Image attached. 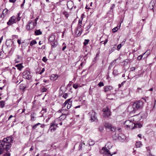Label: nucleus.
Segmentation results:
<instances>
[{"instance_id":"obj_62","label":"nucleus","mask_w":156,"mask_h":156,"mask_svg":"<svg viewBox=\"0 0 156 156\" xmlns=\"http://www.w3.org/2000/svg\"><path fill=\"white\" fill-rule=\"evenodd\" d=\"M115 6V4H113L112 5V6L110 8V9L112 10V9H113Z\"/></svg>"},{"instance_id":"obj_16","label":"nucleus","mask_w":156,"mask_h":156,"mask_svg":"<svg viewBox=\"0 0 156 156\" xmlns=\"http://www.w3.org/2000/svg\"><path fill=\"white\" fill-rule=\"evenodd\" d=\"M112 126V125L107 122H105L104 123V126L106 129H110Z\"/></svg>"},{"instance_id":"obj_7","label":"nucleus","mask_w":156,"mask_h":156,"mask_svg":"<svg viewBox=\"0 0 156 156\" xmlns=\"http://www.w3.org/2000/svg\"><path fill=\"white\" fill-rule=\"evenodd\" d=\"M96 114V113L93 110L91 111L89 113V115L90 116V120L94 122L98 120Z\"/></svg>"},{"instance_id":"obj_49","label":"nucleus","mask_w":156,"mask_h":156,"mask_svg":"<svg viewBox=\"0 0 156 156\" xmlns=\"http://www.w3.org/2000/svg\"><path fill=\"white\" fill-rule=\"evenodd\" d=\"M111 131L114 132L115 130V128L113 127L112 126H111V128L110 129Z\"/></svg>"},{"instance_id":"obj_64","label":"nucleus","mask_w":156,"mask_h":156,"mask_svg":"<svg viewBox=\"0 0 156 156\" xmlns=\"http://www.w3.org/2000/svg\"><path fill=\"white\" fill-rule=\"evenodd\" d=\"M66 48V45H64L63 47V48H62V51H64Z\"/></svg>"},{"instance_id":"obj_38","label":"nucleus","mask_w":156,"mask_h":156,"mask_svg":"<svg viewBox=\"0 0 156 156\" xmlns=\"http://www.w3.org/2000/svg\"><path fill=\"white\" fill-rule=\"evenodd\" d=\"M40 124H41L39 123L36 124L35 125H34V126H32V129H36V128L37 126L38 125H40Z\"/></svg>"},{"instance_id":"obj_59","label":"nucleus","mask_w":156,"mask_h":156,"mask_svg":"<svg viewBox=\"0 0 156 156\" xmlns=\"http://www.w3.org/2000/svg\"><path fill=\"white\" fill-rule=\"evenodd\" d=\"M91 27V26H90V25H88V26H87L86 28V31H88L90 29V28Z\"/></svg>"},{"instance_id":"obj_47","label":"nucleus","mask_w":156,"mask_h":156,"mask_svg":"<svg viewBox=\"0 0 156 156\" xmlns=\"http://www.w3.org/2000/svg\"><path fill=\"white\" fill-rule=\"evenodd\" d=\"M47 59L45 56L42 59V60L44 62H46L47 61Z\"/></svg>"},{"instance_id":"obj_52","label":"nucleus","mask_w":156,"mask_h":156,"mask_svg":"<svg viewBox=\"0 0 156 156\" xmlns=\"http://www.w3.org/2000/svg\"><path fill=\"white\" fill-rule=\"evenodd\" d=\"M67 101H65V102L62 105V108H64L66 106L68 103L66 102Z\"/></svg>"},{"instance_id":"obj_2","label":"nucleus","mask_w":156,"mask_h":156,"mask_svg":"<svg viewBox=\"0 0 156 156\" xmlns=\"http://www.w3.org/2000/svg\"><path fill=\"white\" fill-rule=\"evenodd\" d=\"M144 102L141 101L135 102L133 105V109L136 110L141 109L143 106Z\"/></svg>"},{"instance_id":"obj_63","label":"nucleus","mask_w":156,"mask_h":156,"mask_svg":"<svg viewBox=\"0 0 156 156\" xmlns=\"http://www.w3.org/2000/svg\"><path fill=\"white\" fill-rule=\"evenodd\" d=\"M16 0H9V2H10L14 3Z\"/></svg>"},{"instance_id":"obj_42","label":"nucleus","mask_w":156,"mask_h":156,"mask_svg":"<svg viewBox=\"0 0 156 156\" xmlns=\"http://www.w3.org/2000/svg\"><path fill=\"white\" fill-rule=\"evenodd\" d=\"M72 106V103L71 102H69L68 104L67 105V108L68 109H69Z\"/></svg>"},{"instance_id":"obj_58","label":"nucleus","mask_w":156,"mask_h":156,"mask_svg":"<svg viewBox=\"0 0 156 156\" xmlns=\"http://www.w3.org/2000/svg\"><path fill=\"white\" fill-rule=\"evenodd\" d=\"M117 59H115L114 60L113 62H111L110 63V65H112L113 63H115V61Z\"/></svg>"},{"instance_id":"obj_54","label":"nucleus","mask_w":156,"mask_h":156,"mask_svg":"<svg viewBox=\"0 0 156 156\" xmlns=\"http://www.w3.org/2000/svg\"><path fill=\"white\" fill-rule=\"evenodd\" d=\"M45 71V69L44 68L42 69L41 72L39 73V74H42Z\"/></svg>"},{"instance_id":"obj_22","label":"nucleus","mask_w":156,"mask_h":156,"mask_svg":"<svg viewBox=\"0 0 156 156\" xmlns=\"http://www.w3.org/2000/svg\"><path fill=\"white\" fill-rule=\"evenodd\" d=\"M118 138L119 140L121 139L124 140L125 138V137L122 134L120 133L119 135Z\"/></svg>"},{"instance_id":"obj_13","label":"nucleus","mask_w":156,"mask_h":156,"mask_svg":"<svg viewBox=\"0 0 156 156\" xmlns=\"http://www.w3.org/2000/svg\"><path fill=\"white\" fill-rule=\"evenodd\" d=\"M55 36L53 34H52L50 35L48 39V42H50L55 41Z\"/></svg>"},{"instance_id":"obj_3","label":"nucleus","mask_w":156,"mask_h":156,"mask_svg":"<svg viewBox=\"0 0 156 156\" xmlns=\"http://www.w3.org/2000/svg\"><path fill=\"white\" fill-rule=\"evenodd\" d=\"M112 147V146H111L110 147H103L102 148L101 151H103L105 154L107 156H112L113 154H115L116 153V152H114L112 154L109 151L110 148Z\"/></svg>"},{"instance_id":"obj_6","label":"nucleus","mask_w":156,"mask_h":156,"mask_svg":"<svg viewBox=\"0 0 156 156\" xmlns=\"http://www.w3.org/2000/svg\"><path fill=\"white\" fill-rule=\"evenodd\" d=\"M57 122L55 120L51 123L49 129L51 132L55 131L57 127H58V124L56 123Z\"/></svg>"},{"instance_id":"obj_48","label":"nucleus","mask_w":156,"mask_h":156,"mask_svg":"<svg viewBox=\"0 0 156 156\" xmlns=\"http://www.w3.org/2000/svg\"><path fill=\"white\" fill-rule=\"evenodd\" d=\"M78 86L77 84H74L73 85V87L75 89H76L78 88Z\"/></svg>"},{"instance_id":"obj_29","label":"nucleus","mask_w":156,"mask_h":156,"mask_svg":"<svg viewBox=\"0 0 156 156\" xmlns=\"http://www.w3.org/2000/svg\"><path fill=\"white\" fill-rule=\"evenodd\" d=\"M146 148L148 153V154H151V152L150 147L148 146L147 147H146Z\"/></svg>"},{"instance_id":"obj_44","label":"nucleus","mask_w":156,"mask_h":156,"mask_svg":"<svg viewBox=\"0 0 156 156\" xmlns=\"http://www.w3.org/2000/svg\"><path fill=\"white\" fill-rule=\"evenodd\" d=\"M111 145V143L110 142H108L105 145V147H110Z\"/></svg>"},{"instance_id":"obj_50","label":"nucleus","mask_w":156,"mask_h":156,"mask_svg":"<svg viewBox=\"0 0 156 156\" xmlns=\"http://www.w3.org/2000/svg\"><path fill=\"white\" fill-rule=\"evenodd\" d=\"M38 19V17H37L34 20H33V21H34V23H36V25H37V21Z\"/></svg>"},{"instance_id":"obj_43","label":"nucleus","mask_w":156,"mask_h":156,"mask_svg":"<svg viewBox=\"0 0 156 156\" xmlns=\"http://www.w3.org/2000/svg\"><path fill=\"white\" fill-rule=\"evenodd\" d=\"M47 90V89L46 88L43 87L41 89V92H46Z\"/></svg>"},{"instance_id":"obj_14","label":"nucleus","mask_w":156,"mask_h":156,"mask_svg":"<svg viewBox=\"0 0 156 156\" xmlns=\"http://www.w3.org/2000/svg\"><path fill=\"white\" fill-rule=\"evenodd\" d=\"M73 5V2L72 1L68 2L67 4V6L68 9H75L76 8V6H72V7H69V5H71L72 6Z\"/></svg>"},{"instance_id":"obj_61","label":"nucleus","mask_w":156,"mask_h":156,"mask_svg":"<svg viewBox=\"0 0 156 156\" xmlns=\"http://www.w3.org/2000/svg\"><path fill=\"white\" fill-rule=\"evenodd\" d=\"M71 98H69V99H67V100H66V101H67L66 102L68 104V103L69 102H70V101L71 100Z\"/></svg>"},{"instance_id":"obj_27","label":"nucleus","mask_w":156,"mask_h":156,"mask_svg":"<svg viewBox=\"0 0 156 156\" xmlns=\"http://www.w3.org/2000/svg\"><path fill=\"white\" fill-rule=\"evenodd\" d=\"M20 55H18L17 58L15 59V62L16 63H18L20 62L21 59H20Z\"/></svg>"},{"instance_id":"obj_51","label":"nucleus","mask_w":156,"mask_h":156,"mask_svg":"<svg viewBox=\"0 0 156 156\" xmlns=\"http://www.w3.org/2000/svg\"><path fill=\"white\" fill-rule=\"evenodd\" d=\"M82 20H79L78 21V25H82Z\"/></svg>"},{"instance_id":"obj_5","label":"nucleus","mask_w":156,"mask_h":156,"mask_svg":"<svg viewBox=\"0 0 156 156\" xmlns=\"http://www.w3.org/2000/svg\"><path fill=\"white\" fill-rule=\"evenodd\" d=\"M36 25L34 23V21L30 20L28 22L26 26V29L27 30L33 29Z\"/></svg>"},{"instance_id":"obj_23","label":"nucleus","mask_w":156,"mask_h":156,"mask_svg":"<svg viewBox=\"0 0 156 156\" xmlns=\"http://www.w3.org/2000/svg\"><path fill=\"white\" fill-rule=\"evenodd\" d=\"M82 30V25H78L76 30L75 33L76 34L78 33V30Z\"/></svg>"},{"instance_id":"obj_46","label":"nucleus","mask_w":156,"mask_h":156,"mask_svg":"<svg viewBox=\"0 0 156 156\" xmlns=\"http://www.w3.org/2000/svg\"><path fill=\"white\" fill-rule=\"evenodd\" d=\"M16 20H17L16 21H19L20 20V13H18V14L17 17H16Z\"/></svg>"},{"instance_id":"obj_45","label":"nucleus","mask_w":156,"mask_h":156,"mask_svg":"<svg viewBox=\"0 0 156 156\" xmlns=\"http://www.w3.org/2000/svg\"><path fill=\"white\" fill-rule=\"evenodd\" d=\"M68 94H67V93H65L64 94L63 96H62V97H63V98H65V99H66V98H67V97H68Z\"/></svg>"},{"instance_id":"obj_39","label":"nucleus","mask_w":156,"mask_h":156,"mask_svg":"<svg viewBox=\"0 0 156 156\" xmlns=\"http://www.w3.org/2000/svg\"><path fill=\"white\" fill-rule=\"evenodd\" d=\"M144 54H145V53H144L142 55H140L137 58V59H138V60H141V59L142 58Z\"/></svg>"},{"instance_id":"obj_10","label":"nucleus","mask_w":156,"mask_h":156,"mask_svg":"<svg viewBox=\"0 0 156 156\" xmlns=\"http://www.w3.org/2000/svg\"><path fill=\"white\" fill-rule=\"evenodd\" d=\"M124 125L127 128H131L133 129V122L130 121L129 120H126L124 123Z\"/></svg>"},{"instance_id":"obj_18","label":"nucleus","mask_w":156,"mask_h":156,"mask_svg":"<svg viewBox=\"0 0 156 156\" xmlns=\"http://www.w3.org/2000/svg\"><path fill=\"white\" fill-rule=\"evenodd\" d=\"M134 126L133 127V129L135 128H141L142 126V125L140 123H138L136 124H133Z\"/></svg>"},{"instance_id":"obj_26","label":"nucleus","mask_w":156,"mask_h":156,"mask_svg":"<svg viewBox=\"0 0 156 156\" xmlns=\"http://www.w3.org/2000/svg\"><path fill=\"white\" fill-rule=\"evenodd\" d=\"M46 112H47V109L46 108H42V109L41 112V114H42V115L40 117H41L43 116V114L44 113Z\"/></svg>"},{"instance_id":"obj_60","label":"nucleus","mask_w":156,"mask_h":156,"mask_svg":"<svg viewBox=\"0 0 156 156\" xmlns=\"http://www.w3.org/2000/svg\"><path fill=\"white\" fill-rule=\"evenodd\" d=\"M97 57H95V58L93 60V62L94 63H95V62L97 60Z\"/></svg>"},{"instance_id":"obj_20","label":"nucleus","mask_w":156,"mask_h":156,"mask_svg":"<svg viewBox=\"0 0 156 156\" xmlns=\"http://www.w3.org/2000/svg\"><path fill=\"white\" fill-rule=\"evenodd\" d=\"M16 66L17 67L18 69L21 70L22 69L23 67L22 66V64L20 63L18 65H16Z\"/></svg>"},{"instance_id":"obj_53","label":"nucleus","mask_w":156,"mask_h":156,"mask_svg":"<svg viewBox=\"0 0 156 156\" xmlns=\"http://www.w3.org/2000/svg\"><path fill=\"white\" fill-rule=\"evenodd\" d=\"M125 81H124L123 82H122L121 83L119 84L118 85L119 88H120L121 87L122 85H123V83H124Z\"/></svg>"},{"instance_id":"obj_24","label":"nucleus","mask_w":156,"mask_h":156,"mask_svg":"<svg viewBox=\"0 0 156 156\" xmlns=\"http://www.w3.org/2000/svg\"><path fill=\"white\" fill-rule=\"evenodd\" d=\"M136 147H140L142 146L141 142L140 141L137 142L136 143Z\"/></svg>"},{"instance_id":"obj_56","label":"nucleus","mask_w":156,"mask_h":156,"mask_svg":"<svg viewBox=\"0 0 156 156\" xmlns=\"http://www.w3.org/2000/svg\"><path fill=\"white\" fill-rule=\"evenodd\" d=\"M130 69L131 71H134L135 70L136 68L135 67H131Z\"/></svg>"},{"instance_id":"obj_9","label":"nucleus","mask_w":156,"mask_h":156,"mask_svg":"<svg viewBox=\"0 0 156 156\" xmlns=\"http://www.w3.org/2000/svg\"><path fill=\"white\" fill-rule=\"evenodd\" d=\"M23 77L24 78L30 80L31 78L30 72L28 70H26L23 72Z\"/></svg>"},{"instance_id":"obj_32","label":"nucleus","mask_w":156,"mask_h":156,"mask_svg":"<svg viewBox=\"0 0 156 156\" xmlns=\"http://www.w3.org/2000/svg\"><path fill=\"white\" fill-rule=\"evenodd\" d=\"M37 43L36 41L35 40H33L30 42V45L32 46L33 45L36 44Z\"/></svg>"},{"instance_id":"obj_40","label":"nucleus","mask_w":156,"mask_h":156,"mask_svg":"<svg viewBox=\"0 0 156 156\" xmlns=\"http://www.w3.org/2000/svg\"><path fill=\"white\" fill-rule=\"evenodd\" d=\"M98 85L99 87H101L104 86V84L103 82H100L98 83Z\"/></svg>"},{"instance_id":"obj_11","label":"nucleus","mask_w":156,"mask_h":156,"mask_svg":"<svg viewBox=\"0 0 156 156\" xmlns=\"http://www.w3.org/2000/svg\"><path fill=\"white\" fill-rule=\"evenodd\" d=\"M66 114H62L59 117L57 118L55 120L57 122L59 120H63L66 118Z\"/></svg>"},{"instance_id":"obj_31","label":"nucleus","mask_w":156,"mask_h":156,"mask_svg":"<svg viewBox=\"0 0 156 156\" xmlns=\"http://www.w3.org/2000/svg\"><path fill=\"white\" fill-rule=\"evenodd\" d=\"M83 32V30H78V33L76 34L77 37L80 36Z\"/></svg>"},{"instance_id":"obj_8","label":"nucleus","mask_w":156,"mask_h":156,"mask_svg":"<svg viewBox=\"0 0 156 156\" xmlns=\"http://www.w3.org/2000/svg\"><path fill=\"white\" fill-rule=\"evenodd\" d=\"M16 17L13 16L11 17L9 21L7 22V24L9 25H11L16 22Z\"/></svg>"},{"instance_id":"obj_19","label":"nucleus","mask_w":156,"mask_h":156,"mask_svg":"<svg viewBox=\"0 0 156 156\" xmlns=\"http://www.w3.org/2000/svg\"><path fill=\"white\" fill-rule=\"evenodd\" d=\"M34 32L35 35H41L42 34V33L40 30H36Z\"/></svg>"},{"instance_id":"obj_12","label":"nucleus","mask_w":156,"mask_h":156,"mask_svg":"<svg viewBox=\"0 0 156 156\" xmlns=\"http://www.w3.org/2000/svg\"><path fill=\"white\" fill-rule=\"evenodd\" d=\"M155 1L154 0H152L150 4L148 6V8L149 9H151L153 10L154 12V10L153 9L154 6L155 5Z\"/></svg>"},{"instance_id":"obj_36","label":"nucleus","mask_w":156,"mask_h":156,"mask_svg":"<svg viewBox=\"0 0 156 156\" xmlns=\"http://www.w3.org/2000/svg\"><path fill=\"white\" fill-rule=\"evenodd\" d=\"M89 41V39L85 40L84 41V42L83 43V44L84 45H87Z\"/></svg>"},{"instance_id":"obj_4","label":"nucleus","mask_w":156,"mask_h":156,"mask_svg":"<svg viewBox=\"0 0 156 156\" xmlns=\"http://www.w3.org/2000/svg\"><path fill=\"white\" fill-rule=\"evenodd\" d=\"M103 112V117H108L111 115V112L108 107L104 108L102 110Z\"/></svg>"},{"instance_id":"obj_21","label":"nucleus","mask_w":156,"mask_h":156,"mask_svg":"<svg viewBox=\"0 0 156 156\" xmlns=\"http://www.w3.org/2000/svg\"><path fill=\"white\" fill-rule=\"evenodd\" d=\"M83 144L85 145V144L82 141L80 143L79 147V150L81 151L82 150V146Z\"/></svg>"},{"instance_id":"obj_33","label":"nucleus","mask_w":156,"mask_h":156,"mask_svg":"<svg viewBox=\"0 0 156 156\" xmlns=\"http://www.w3.org/2000/svg\"><path fill=\"white\" fill-rule=\"evenodd\" d=\"M34 114H35V113L34 112L33 114H31L30 115L31 116V119L33 121H34L35 120V118L34 116Z\"/></svg>"},{"instance_id":"obj_37","label":"nucleus","mask_w":156,"mask_h":156,"mask_svg":"<svg viewBox=\"0 0 156 156\" xmlns=\"http://www.w3.org/2000/svg\"><path fill=\"white\" fill-rule=\"evenodd\" d=\"M63 13L66 18H68L69 16V13L67 12L64 11L63 12Z\"/></svg>"},{"instance_id":"obj_41","label":"nucleus","mask_w":156,"mask_h":156,"mask_svg":"<svg viewBox=\"0 0 156 156\" xmlns=\"http://www.w3.org/2000/svg\"><path fill=\"white\" fill-rule=\"evenodd\" d=\"M118 30V27H116L112 29V32L113 33H115Z\"/></svg>"},{"instance_id":"obj_34","label":"nucleus","mask_w":156,"mask_h":156,"mask_svg":"<svg viewBox=\"0 0 156 156\" xmlns=\"http://www.w3.org/2000/svg\"><path fill=\"white\" fill-rule=\"evenodd\" d=\"M0 106L1 108H3L5 106V103L3 101H0Z\"/></svg>"},{"instance_id":"obj_28","label":"nucleus","mask_w":156,"mask_h":156,"mask_svg":"<svg viewBox=\"0 0 156 156\" xmlns=\"http://www.w3.org/2000/svg\"><path fill=\"white\" fill-rule=\"evenodd\" d=\"M116 49V48L115 46H113L111 49L109 50V53H112V52L114 51Z\"/></svg>"},{"instance_id":"obj_17","label":"nucleus","mask_w":156,"mask_h":156,"mask_svg":"<svg viewBox=\"0 0 156 156\" xmlns=\"http://www.w3.org/2000/svg\"><path fill=\"white\" fill-rule=\"evenodd\" d=\"M49 43H50L51 44L53 48L57 46V45L58 44V43L56 40L52 42H50Z\"/></svg>"},{"instance_id":"obj_55","label":"nucleus","mask_w":156,"mask_h":156,"mask_svg":"<svg viewBox=\"0 0 156 156\" xmlns=\"http://www.w3.org/2000/svg\"><path fill=\"white\" fill-rule=\"evenodd\" d=\"M121 45H122L121 44H119L118 45L117 48L118 49V50H119L120 48L121 47Z\"/></svg>"},{"instance_id":"obj_15","label":"nucleus","mask_w":156,"mask_h":156,"mask_svg":"<svg viewBox=\"0 0 156 156\" xmlns=\"http://www.w3.org/2000/svg\"><path fill=\"white\" fill-rule=\"evenodd\" d=\"M112 89V87L110 86H105L104 87V90L106 92L109 90Z\"/></svg>"},{"instance_id":"obj_57","label":"nucleus","mask_w":156,"mask_h":156,"mask_svg":"<svg viewBox=\"0 0 156 156\" xmlns=\"http://www.w3.org/2000/svg\"><path fill=\"white\" fill-rule=\"evenodd\" d=\"M99 129L100 131H102L103 130V128L102 126H100L99 127Z\"/></svg>"},{"instance_id":"obj_1","label":"nucleus","mask_w":156,"mask_h":156,"mask_svg":"<svg viewBox=\"0 0 156 156\" xmlns=\"http://www.w3.org/2000/svg\"><path fill=\"white\" fill-rule=\"evenodd\" d=\"M13 138L12 136L4 138L2 140L0 141V155L4 153V150L8 151L11 147L10 144L13 142Z\"/></svg>"},{"instance_id":"obj_25","label":"nucleus","mask_w":156,"mask_h":156,"mask_svg":"<svg viewBox=\"0 0 156 156\" xmlns=\"http://www.w3.org/2000/svg\"><path fill=\"white\" fill-rule=\"evenodd\" d=\"M94 141L90 139L89 141V146H92L94 144Z\"/></svg>"},{"instance_id":"obj_30","label":"nucleus","mask_w":156,"mask_h":156,"mask_svg":"<svg viewBox=\"0 0 156 156\" xmlns=\"http://www.w3.org/2000/svg\"><path fill=\"white\" fill-rule=\"evenodd\" d=\"M6 152L4 154L3 156H10L11 154L8 151H6Z\"/></svg>"},{"instance_id":"obj_35","label":"nucleus","mask_w":156,"mask_h":156,"mask_svg":"<svg viewBox=\"0 0 156 156\" xmlns=\"http://www.w3.org/2000/svg\"><path fill=\"white\" fill-rule=\"evenodd\" d=\"M8 11V10L6 9H5L3 10L2 14L4 15H5L7 14Z\"/></svg>"}]
</instances>
